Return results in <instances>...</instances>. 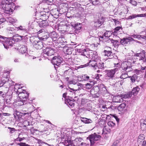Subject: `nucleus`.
<instances>
[{
    "label": "nucleus",
    "instance_id": "obj_50",
    "mask_svg": "<svg viewBox=\"0 0 146 146\" xmlns=\"http://www.w3.org/2000/svg\"><path fill=\"white\" fill-rule=\"evenodd\" d=\"M77 81L74 79H73L68 81V83L70 84H75L77 83Z\"/></svg>",
    "mask_w": 146,
    "mask_h": 146
},
{
    "label": "nucleus",
    "instance_id": "obj_19",
    "mask_svg": "<svg viewBox=\"0 0 146 146\" xmlns=\"http://www.w3.org/2000/svg\"><path fill=\"white\" fill-rule=\"evenodd\" d=\"M71 25L72 26L74 27V29L77 30H79L81 29V24L79 23H75L74 22H72L71 23Z\"/></svg>",
    "mask_w": 146,
    "mask_h": 146
},
{
    "label": "nucleus",
    "instance_id": "obj_29",
    "mask_svg": "<svg viewBox=\"0 0 146 146\" xmlns=\"http://www.w3.org/2000/svg\"><path fill=\"white\" fill-rule=\"evenodd\" d=\"M136 56H137L140 57L139 59V60H143L145 56V52L144 51L139 53H137L136 54Z\"/></svg>",
    "mask_w": 146,
    "mask_h": 146
},
{
    "label": "nucleus",
    "instance_id": "obj_41",
    "mask_svg": "<svg viewBox=\"0 0 146 146\" xmlns=\"http://www.w3.org/2000/svg\"><path fill=\"white\" fill-rule=\"evenodd\" d=\"M63 143L65 146H68L72 145L73 143L72 141V142L71 140H65Z\"/></svg>",
    "mask_w": 146,
    "mask_h": 146
},
{
    "label": "nucleus",
    "instance_id": "obj_32",
    "mask_svg": "<svg viewBox=\"0 0 146 146\" xmlns=\"http://www.w3.org/2000/svg\"><path fill=\"white\" fill-rule=\"evenodd\" d=\"M126 104L124 103H122L120 104L117 107V109L119 111L122 112L125 110Z\"/></svg>",
    "mask_w": 146,
    "mask_h": 146
},
{
    "label": "nucleus",
    "instance_id": "obj_37",
    "mask_svg": "<svg viewBox=\"0 0 146 146\" xmlns=\"http://www.w3.org/2000/svg\"><path fill=\"white\" fill-rule=\"evenodd\" d=\"M142 17V14L136 15L135 14H133L131 15H130L128 17V19H131L137 17Z\"/></svg>",
    "mask_w": 146,
    "mask_h": 146
},
{
    "label": "nucleus",
    "instance_id": "obj_5",
    "mask_svg": "<svg viewBox=\"0 0 146 146\" xmlns=\"http://www.w3.org/2000/svg\"><path fill=\"white\" fill-rule=\"evenodd\" d=\"M121 68V70H123V71H125L126 73L131 72L132 70L131 64L129 62H125L123 63Z\"/></svg>",
    "mask_w": 146,
    "mask_h": 146
},
{
    "label": "nucleus",
    "instance_id": "obj_15",
    "mask_svg": "<svg viewBox=\"0 0 146 146\" xmlns=\"http://www.w3.org/2000/svg\"><path fill=\"white\" fill-rule=\"evenodd\" d=\"M108 50H105L104 52V55L105 56H107L108 57V59H111L113 57L111 52V49L110 47H108Z\"/></svg>",
    "mask_w": 146,
    "mask_h": 146
},
{
    "label": "nucleus",
    "instance_id": "obj_62",
    "mask_svg": "<svg viewBox=\"0 0 146 146\" xmlns=\"http://www.w3.org/2000/svg\"><path fill=\"white\" fill-rule=\"evenodd\" d=\"M9 114L7 113H2L0 114V115L1 116H8Z\"/></svg>",
    "mask_w": 146,
    "mask_h": 146
},
{
    "label": "nucleus",
    "instance_id": "obj_35",
    "mask_svg": "<svg viewBox=\"0 0 146 146\" xmlns=\"http://www.w3.org/2000/svg\"><path fill=\"white\" fill-rule=\"evenodd\" d=\"M111 42L113 44V46L115 47L118 46L119 45V42L117 40H114L112 39H109V41H108V42Z\"/></svg>",
    "mask_w": 146,
    "mask_h": 146
},
{
    "label": "nucleus",
    "instance_id": "obj_13",
    "mask_svg": "<svg viewBox=\"0 0 146 146\" xmlns=\"http://www.w3.org/2000/svg\"><path fill=\"white\" fill-rule=\"evenodd\" d=\"M113 34V32L111 31H107L105 33H104L103 35L100 36V37L102 38H104V40H105L106 38L107 40H104L105 41H109V39H110L109 38V37L111 36V35Z\"/></svg>",
    "mask_w": 146,
    "mask_h": 146
},
{
    "label": "nucleus",
    "instance_id": "obj_28",
    "mask_svg": "<svg viewBox=\"0 0 146 146\" xmlns=\"http://www.w3.org/2000/svg\"><path fill=\"white\" fill-rule=\"evenodd\" d=\"M113 100L114 102H122L123 100V99L122 98L121 95H119L113 98Z\"/></svg>",
    "mask_w": 146,
    "mask_h": 146
},
{
    "label": "nucleus",
    "instance_id": "obj_14",
    "mask_svg": "<svg viewBox=\"0 0 146 146\" xmlns=\"http://www.w3.org/2000/svg\"><path fill=\"white\" fill-rule=\"evenodd\" d=\"M133 40V39L131 37H129L126 38H123L121 39L120 41L121 44L123 45H126L129 43L130 41Z\"/></svg>",
    "mask_w": 146,
    "mask_h": 146
},
{
    "label": "nucleus",
    "instance_id": "obj_42",
    "mask_svg": "<svg viewBox=\"0 0 146 146\" xmlns=\"http://www.w3.org/2000/svg\"><path fill=\"white\" fill-rule=\"evenodd\" d=\"M64 38H62L59 37L57 39V42L58 43L60 44L61 43H64L65 44L67 43V42L66 41H64Z\"/></svg>",
    "mask_w": 146,
    "mask_h": 146
},
{
    "label": "nucleus",
    "instance_id": "obj_20",
    "mask_svg": "<svg viewBox=\"0 0 146 146\" xmlns=\"http://www.w3.org/2000/svg\"><path fill=\"white\" fill-rule=\"evenodd\" d=\"M18 50L20 53L23 54L25 53L27 51V46L25 45H22L19 46Z\"/></svg>",
    "mask_w": 146,
    "mask_h": 146
},
{
    "label": "nucleus",
    "instance_id": "obj_26",
    "mask_svg": "<svg viewBox=\"0 0 146 146\" xmlns=\"http://www.w3.org/2000/svg\"><path fill=\"white\" fill-rule=\"evenodd\" d=\"M88 50L86 49H84L83 50H80V52L81 55L84 56H86L87 58L90 57V55L88 54Z\"/></svg>",
    "mask_w": 146,
    "mask_h": 146
},
{
    "label": "nucleus",
    "instance_id": "obj_6",
    "mask_svg": "<svg viewBox=\"0 0 146 146\" xmlns=\"http://www.w3.org/2000/svg\"><path fill=\"white\" fill-rule=\"evenodd\" d=\"M101 137V136L100 135H98L96 133H94V134L90 135L88 137L87 139L90 140L91 144L93 145L95 143V141L99 140Z\"/></svg>",
    "mask_w": 146,
    "mask_h": 146
},
{
    "label": "nucleus",
    "instance_id": "obj_53",
    "mask_svg": "<svg viewBox=\"0 0 146 146\" xmlns=\"http://www.w3.org/2000/svg\"><path fill=\"white\" fill-rule=\"evenodd\" d=\"M90 2H92V4L93 5H96L99 3V1L98 0H96L95 1H93V0H90Z\"/></svg>",
    "mask_w": 146,
    "mask_h": 146
},
{
    "label": "nucleus",
    "instance_id": "obj_8",
    "mask_svg": "<svg viewBox=\"0 0 146 146\" xmlns=\"http://www.w3.org/2000/svg\"><path fill=\"white\" fill-rule=\"evenodd\" d=\"M63 59L59 56H58L53 57L52 62L54 65H56L58 66L60 65ZM54 67L56 68L55 66H54Z\"/></svg>",
    "mask_w": 146,
    "mask_h": 146
},
{
    "label": "nucleus",
    "instance_id": "obj_55",
    "mask_svg": "<svg viewBox=\"0 0 146 146\" xmlns=\"http://www.w3.org/2000/svg\"><path fill=\"white\" fill-rule=\"evenodd\" d=\"M126 73L123 74H122L121 76H120V78L121 79H125L128 76Z\"/></svg>",
    "mask_w": 146,
    "mask_h": 146
},
{
    "label": "nucleus",
    "instance_id": "obj_54",
    "mask_svg": "<svg viewBox=\"0 0 146 146\" xmlns=\"http://www.w3.org/2000/svg\"><path fill=\"white\" fill-rule=\"evenodd\" d=\"M111 21L112 22L113 21L115 23V25H119L120 23L119 21H118L117 19H112Z\"/></svg>",
    "mask_w": 146,
    "mask_h": 146
},
{
    "label": "nucleus",
    "instance_id": "obj_12",
    "mask_svg": "<svg viewBox=\"0 0 146 146\" xmlns=\"http://www.w3.org/2000/svg\"><path fill=\"white\" fill-rule=\"evenodd\" d=\"M34 47L37 49H41L44 46L43 42L41 41L35 40L33 42Z\"/></svg>",
    "mask_w": 146,
    "mask_h": 146
},
{
    "label": "nucleus",
    "instance_id": "obj_16",
    "mask_svg": "<svg viewBox=\"0 0 146 146\" xmlns=\"http://www.w3.org/2000/svg\"><path fill=\"white\" fill-rule=\"evenodd\" d=\"M19 98L20 99H27L29 97V94L26 91H24V92L18 94Z\"/></svg>",
    "mask_w": 146,
    "mask_h": 146
},
{
    "label": "nucleus",
    "instance_id": "obj_47",
    "mask_svg": "<svg viewBox=\"0 0 146 146\" xmlns=\"http://www.w3.org/2000/svg\"><path fill=\"white\" fill-rule=\"evenodd\" d=\"M121 29V27H117L115 28L114 31L113 32V35H114L116 34L117 32L119 31L120 29Z\"/></svg>",
    "mask_w": 146,
    "mask_h": 146
},
{
    "label": "nucleus",
    "instance_id": "obj_31",
    "mask_svg": "<svg viewBox=\"0 0 146 146\" xmlns=\"http://www.w3.org/2000/svg\"><path fill=\"white\" fill-rule=\"evenodd\" d=\"M50 36L54 41L57 40L58 37V35L55 32H52L51 33Z\"/></svg>",
    "mask_w": 146,
    "mask_h": 146
},
{
    "label": "nucleus",
    "instance_id": "obj_61",
    "mask_svg": "<svg viewBox=\"0 0 146 146\" xmlns=\"http://www.w3.org/2000/svg\"><path fill=\"white\" fill-rule=\"evenodd\" d=\"M112 146H119V144L117 143V141L114 142Z\"/></svg>",
    "mask_w": 146,
    "mask_h": 146
},
{
    "label": "nucleus",
    "instance_id": "obj_34",
    "mask_svg": "<svg viewBox=\"0 0 146 146\" xmlns=\"http://www.w3.org/2000/svg\"><path fill=\"white\" fill-rule=\"evenodd\" d=\"M140 90V88L138 86L134 88L131 91V94H133L134 96H135L137 94Z\"/></svg>",
    "mask_w": 146,
    "mask_h": 146
},
{
    "label": "nucleus",
    "instance_id": "obj_11",
    "mask_svg": "<svg viewBox=\"0 0 146 146\" xmlns=\"http://www.w3.org/2000/svg\"><path fill=\"white\" fill-rule=\"evenodd\" d=\"M83 140L81 138H76L73 141V145L74 146H81L83 145H84V146L86 145V144L83 142L81 143Z\"/></svg>",
    "mask_w": 146,
    "mask_h": 146
},
{
    "label": "nucleus",
    "instance_id": "obj_17",
    "mask_svg": "<svg viewBox=\"0 0 146 146\" xmlns=\"http://www.w3.org/2000/svg\"><path fill=\"white\" fill-rule=\"evenodd\" d=\"M20 85H15L14 87L15 91L16 92V93L18 95V94L24 92V91H26L25 90L22 89L23 87H21Z\"/></svg>",
    "mask_w": 146,
    "mask_h": 146
},
{
    "label": "nucleus",
    "instance_id": "obj_44",
    "mask_svg": "<svg viewBox=\"0 0 146 146\" xmlns=\"http://www.w3.org/2000/svg\"><path fill=\"white\" fill-rule=\"evenodd\" d=\"M129 78H131V80L132 83L134 82L135 80L137 79V76L134 74L132 76H130L129 77Z\"/></svg>",
    "mask_w": 146,
    "mask_h": 146
},
{
    "label": "nucleus",
    "instance_id": "obj_22",
    "mask_svg": "<svg viewBox=\"0 0 146 146\" xmlns=\"http://www.w3.org/2000/svg\"><path fill=\"white\" fill-rule=\"evenodd\" d=\"M79 121L85 123H90L93 122L92 119L85 117H81Z\"/></svg>",
    "mask_w": 146,
    "mask_h": 146
},
{
    "label": "nucleus",
    "instance_id": "obj_48",
    "mask_svg": "<svg viewBox=\"0 0 146 146\" xmlns=\"http://www.w3.org/2000/svg\"><path fill=\"white\" fill-rule=\"evenodd\" d=\"M37 143L39 145V146H44L46 145L45 143L43 142L40 139L38 140Z\"/></svg>",
    "mask_w": 146,
    "mask_h": 146
},
{
    "label": "nucleus",
    "instance_id": "obj_59",
    "mask_svg": "<svg viewBox=\"0 0 146 146\" xmlns=\"http://www.w3.org/2000/svg\"><path fill=\"white\" fill-rule=\"evenodd\" d=\"M102 24L101 23H98V21L97 22L95 23V26H96V27H99L102 25Z\"/></svg>",
    "mask_w": 146,
    "mask_h": 146
},
{
    "label": "nucleus",
    "instance_id": "obj_33",
    "mask_svg": "<svg viewBox=\"0 0 146 146\" xmlns=\"http://www.w3.org/2000/svg\"><path fill=\"white\" fill-rule=\"evenodd\" d=\"M48 25V23L46 20H43L39 23V25L41 27L45 28Z\"/></svg>",
    "mask_w": 146,
    "mask_h": 146
},
{
    "label": "nucleus",
    "instance_id": "obj_40",
    "mask_svg": "<svg viewBox=\"0 0 146 146\" xmlns=\"http://www.w3.org/2000/svg\"><path fill=\"white\" fill-rule=\"evenodd\" d=\"M17 21V20L16 19H14L11 17H10L8 18L7 21L12 24H14Z\"/></svg>",
    "mask_w": 146,
    "mask_h": 146
},
{
    "label": "nucleus",
    "instance_id": "obj_1",
    "mask_svg": "<svg viewBox=\"0 0 146 146\" xmlns=\"http://www.w3.org/2000/svg\"><path fill=\"white\" fill-rule=\"evenodd\" d=\"M16 0H2L1 4V8L5 13L9 14L12 13L15 7L13 2Z\"/></svg>",
    "mask_w": 146,
    "mask_h": 146
},
{
    "label": "nucleus",
    "instance_id": "obj_60",
    "mask_svg": "<svg viewBox=\"0 0 146 146\" xmlns=\"http://www.w3.org/2000/svg\"><path fill=\"white\" fill-rule=\"evenodd\" d=\"M141 146H146V142L145 141H143L141 143V144H139Z\"/></svg>",
    "mask_w": 146,
    "mask_h": 146
},
{
    "label": "nucleus",
    "instance_id": "obj_58",
    "mask_svg": "<svg viewBox=\"0 0 146 146\" xmlns=\"http://www.w3.org/2000/svg\"><path fill=\"white\" fill-rule=\"evenodd\" d=\"M30 114V113H20V114L21 116H22L25 115L27 116L29 115Z\"/></svg>",
    "mask_w": 146,
    "mask_h": 146
},
{
    "label": "nucleus",
    "instance_id": "obj_24",
    "mask_svg": "<svg viewBox=\"0 0 146 146\" xmlns=\"http://www.w3.org/2000/svg\"><path fill=\"white\" fill-rule=\"evenodd\" d=\"M23 37V36H20L17 34L13 36V38L12 39V40H13L15 42H18L21 40Z\"/></svg>",
    "mask_w": 146,
    "mask_h": 146
},
{
    "label": "nucleus",
    "instance_id": "obj_64",
    "mask_svg": "<svg viewBox=\"0 0 146 146\" xmlns=\"http://www.w3.org/2000/svg\"><path fill=\"white\" fill-rule=\"evenodd\" d=\"M24 124L26 125V126L29 125L30 124L29 122V121H25L24 122Z\"/></svg>",
    "mask_w": 146,
    "mask_h": 146
},
{
    "label": "nucleus",
    "instance_id": "obj_57",
    "mask_svg": "<svg viewBox=\"0 0 146 146\" xmlns=\"http://www.w3.org/2000/svg\"><path fill=\"white\" fill-rule=\"evenodd\" d=\"M108 125L109 126H114L115 125V123L112 121H109L108 123Z\"/></svg>",
    "mask_w": 146,
    "mask_h": 146
},
{
    "label": "nucleus",
    "instance_id": "obj_21",
    "mask_svg": "<svg viewBox=\"0 0 146 146\" xmlns=\"http://www.w3.org/2000/svg\"><path fill=\"white\" fill-rule=\"evenodd\" d=\"M15 29L22 34H24L26 33L27 31L25 27L24 26H20L19 27H15Z\"/></svg>",
    "mask_w": 146,
    "mask_h": 146
},
{
    "label": "nucleus",
    "instance_id": "obj_56",
    "mask_svg": "<svg viewBox=\"0 0 146 146\" xmlns=\"http://www.w3.org/2000/svg\"><path fill=\"white\" fill-rule=\"evenodd\" d=\"M129 3L132 5L134 6H136L137 4L136 2L133 0H130Z\"/></svg>",
    "mask_w": 146,
    "mask_h": 146
},
{
    "label": "nucleus",
    "instance_id": "obj_43",
    "mask_svg": "<svg viewBox=\"0 0 146 146\" xmlns=\"http://www.w3.org/2000/svg\"><path fill=\"white\" fill-rule=\"evenodd\" d=\"M81 78L82 80L83 81H86L89 80L90 77L86 74H84L82 75Z\"/></svg>",
    "mask_w": 146,
    "mask_h": 146
},
{
    "label": "nucleus",
    "instance_id": "obj_49",
    "mask_svg": "<svg viewBox=\"0 0 146 146\" xmlns=\"http://www.w3.org/2000/svg\"><path fill=\"white\" fill-rule=\"evenodd\" d=\"M98 21V23H100L102 24L104 21V17H101L99 19Z\"/></svg>",
    "mask_w": 146,
    "mask_h": 146
},
{
    "label": "nucleus",
    "instance_id": "obj_23",
    "mask_svg": "<svg viewBox=\"0 0 146 146\" xmlns=\"http://www.w3.org/2000/svg\"><path fill=\"white\" fill-rule=\"evenodd\" d=\"M131 36L134 38H137L138 40L142 39L146 40V32H145V34L144 35H133Z\"/></svg>",
    "mask_w": 146,
    "mask_h": 146
},
{
    "label": "nucleus",
    "instance_id": "obj_51",
    "mask_svg": "<svg viewBox=\"0 0 146 146\" xmlns=\"http://www.w3.org/2000/svg\"><path fill=\"white\" fill-rule=\"evenodd\" d=\"M8 128L9 129V133H13L16 131L15 128H13L8 127Z\"/></svg>",
    "mask_w": 146,
    "mask_h": 146
},
{
    "label": "nucleus",
    "instance_id": "obj_39",
    "mask_svg": "<svg viewBox=\"0 0 146 146\" xmlns=\"http://www.w3.org/2000/svg\"><path fill=\"white\" fill-rule=\"evenodd\" d=\"M72 49L71 48L68 47H65L64 49L65 53L67 54H70L72 53Z\"/></svg>",
    "mask_w": 146,
    "mask_h": 146
},
{
    "label": "nucleus",
    "instance_id": "obj_9",
    "mask_svg": "<svg viewBox=\"0 0 146 146\" xmlns=\"http://www.w3.org/2000/svg\"><path fill=\"white\" fill-rule=\"evenodd\" d=\"M79 88L78 89L74 90L72 88H69L67 89V94H68V98H74L76 97V96L75 92L79 90Z\"/></svg>",
    "mask_w": 146,
    "mask_h": 146
},
{
    "label": "nucleus",
    "instance_id": "obj_36",
    "mask_svg": "<svg viewBox=\"0 0 146 146\" xmlns=\"http://www.w3.org/2000/svg\"><path fill=\"white\" fill-rule=\"evenodd\" d=\"M145 139L144 135L141 134L138 137V143L141 144V143Z\"/></svg>",
    "mask_w": 146,
    "mask_h": 146
},
{
    "label": "nucleus",
    "instance_id": "obj_46",
    "mask_svg": "<svg viewBox=\"0 0 146 146\" xmlns=\"http://www.w3.org/2000/svg\"><path fill=\"white\" fill-rule=\"evenodd\" d=\"M90 46V48H87V50H90L93 51L95 49L96 46L94 44H89Z\"/></svg>",
    "mask_w": 146,
    "mask_h": 146
},
{
    "label": "nucleus",
    "instance_id": "obj_10",
    "mask_svg": "<svg viewBox=\"0 0 146 146\" xmlns=\"http://www.w3.org/2000/svg\"><path fill=\"white\" fill-rule=\"evenodd\" d=\"M43 52L47 56H51L54 54L55 53L54 49L52 48H46L43 50Z\"/></svg>",
    "mask_w": 146,
    "mask_h": 146
},
{
    "label": "nucleus",
    "instance_id": "obj_2",
    "mask_svg": "<svg viewBox=\"0 0 146 146\" xmlns=\"http://www.w3.org/2000/svg\"><path fill=\"white\" fill-rule=\"evenodd\" d=\"M0 38L2 39L0 44H3L5 48L7 49L13 46L12 39L7 38L1 36H0Z\"/></svg>",
    "mask_w": 146,
    "mask_h": 146
},
{
    "label": "nucleus",
    "instance_id": "obj_18",
    "mask_svg": "<svg viewBox=\"0 0 146 146\" xmlns=\"http://www.w3.org/2000/svg\"><path fill=\"white\" fill-rule=\"evenodd\" d=\"M97 62V68L102 69L104 68V63L101 61L100 58L99 57H98V60Z\"/></svg>",
    "mask_w": 146,
    "mask_h": 146
},
{
    "label": "nucleus",
    "instance_id": "obj_7",
    "mask_svg": "<svg viewBox=\"0 0 146 146\" xmlns=\"http://www.w3.org/2000/svg\"><path fill=\"white\" fill-rule=\"evenodd\" d=\"M119 70V69L118 68H115L113 69L108 71L106 76L107 79L110 80L112 78L114 77L115 72L118 71Z\"/></svg>",
    "mask_w": 146,
    "mask_h": 146
},
{
    "label": "nucleus",
    "instance_id": "obj_63",
    "mask_svg": "<svg viewBox=\"0 0 146 146\" xmlns=\"http://www.w3.org/2000/svg\"><path fill=\"white\" fill-rule=\"evenodd\" d=\"M66 44H65L64 43H61L60 44V46H61V47H64L65 48V47L66 45Z\"/></svg>",
    "mask_w": 146,
    "mask_h": 146
},
{
    "label": "nucleus",
    "instance_id": "obj_30",
    "mask_svg": "<svg viewBox=\"0 0 146 146\" xmlns=\"http://www.w3.org/2000/svg\"><path fill=\"white\" fill-rule=\"evenodd\" d=\"M74 100V98L70 99L68 98V99H66V103L69 105L70 106L73 107L74 105V104L73 101V100Z\"/></svg>",
    "mask_w": 146,
    "mask_h": 146
},
{
    "label": "nucleus",
    "instance_id": "obj_52",
    "mask_svg": "<svg viewBox=\"0 0 146 146\" xmlns=\"http://www.w3.org/2000/svg\"><path fill=\"white\" fill-rule=\"evenodd\" d=\"M17 145L20 146H30L29 145L25 143L22 142L17 143Z\"/></svg>",
    "mask_w": 146,
    "mask_h": 146
},
{
    "label": "nucleus",
    "instance_id": "obj_45",
    "mask_svg": "<svg viewBox=\"0 0 146 146\" xmlns=\"http://www.w3.org/2000/svg\"><path fill=\"white\" fill-rule=\"evenodd\" d=\"M121 97L123 99V98L124 99H126L127 98L130 97L132 94L131 93L127 94H120Z\"/></svg>",
    "mask_w": 146,
    "mask_h": 146
},
{
    "label": "nucleus",
    "instance_id": "obj_25",
    "mask_svg": "<svg viewBox=\"0 0 146 146\" xmlns=\"http://www.w3.org/2000/svg\"><path fill=\"white\" fill-rule=\"evenodd\" d=\"M46 13L44 12H41L38 13V15L40 16V19H42V21L46 20L48 18V16L45 14Z\"/></svg>",
    "mask_w": 146,
    "mask_h": 146
},
{
    "label": "nucleus",
    "instance_id": "obj_3",
    "mask_svg": "<svg viewBox=\"0 0 146 146\" xmlns=\"http://www.w3.org/2000/svg\"><path fill=\"white\" fill-rule=\"evenodd\" d=\"M13 82L8 77H4L1 78V81L0 83V87L4 85L5 87L8 88L12 84L13 85Z\"/></svg>",
    "mask_w": 146,
    "mask_h": 146
},
{
    "label": "nucleus",
    "instance_id": "obj_38",
    "mask_svg": "<svg viewBox=\"0 0 146 146\" xmlns=\"http://www.w3.org/2000/svg\"><path fill=\"white\" fill-rule=\"evenodd\" d=\"M90 83H88L85 84L86 88L88 89H91L94 84L93 82L90 81Z\"/></svg>",
    "mask_w": 146,
    "mask_h": 146
},
{
    "label": "nucleus",
    "instance_id": "obj_27",
    "mask_svg": "<svg viewBox=\"0 0 146 146\" xmlns=\"http://www.w3.org/2000/svg\"><path fill=\"white\" fill-rule=\"evenodd\" d=\"M27 102V100L25 99H20L19 98L17 100V102L16 105L18 106H21L26 104Z\"/></svg>",
    "mask_w": 146,
    "mask_h": 146
},
{
    "label": "nucleus",
    "instance_id": "obj_4",
    "mask_svg": "<svg viewBox=\"0 0 146 146\" xmlns=\"http://www.w3.org/2000/svg\"><path fill=\"white\" fill-rule=\"evenodd\" d=\"M98 57L95 58L94 60H90L89 62L86 64L82 65L80 66L81 68H83L88 66L91 67L94 69H96L97 68V60H98Z\"/></svg>",
    "mask_w": 146,
    "mask_h": 146
}]
</instances>
